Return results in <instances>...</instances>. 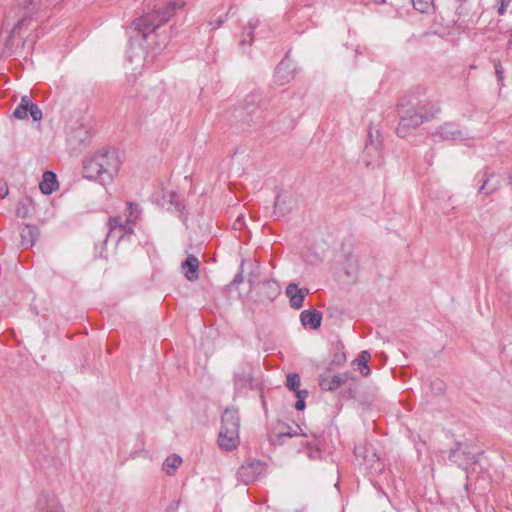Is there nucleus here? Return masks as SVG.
<instances>
[{"label": "nucleus", "mask_w": 512, "mask_h": 512, "mask_svg": "<svg viewBox=\"0 0 512 512\" xmlns=\"http://www.w3.org/2000/svg\"><path fill=\"white\" fill-rule=\"evenodd\" d=\"M440 112V107L427 100H420L416 95L402 98L398 104L399 124L396 133L399 137H406L412 130L424 121L434 118Z\"/></svg>", "instance_id": "f257e3e1"}, {"label": "nucleus", "mask_w": 512, "mask_h": 512, "mask_svg": "<svg viewBox=\"0 0 512 512\" xmlns=\"http://www.w3.org/2000/svg\"><path fill=\"white\" fill-rule=\"evenodd\" d=\"M184 6V2L180 0H171L166 3L163 8L154 10L141 18L133 21V27L145 39L149 34L156 32L160 25L166 23L173 16L177 9Z\"/></svg>", "instance_id": "f03ea898"}, {"label": "nucleus", "mask_w": 512, "mask_h": 512, "mask_svg": "<svg viewBox=\"0 0 512 512\" xmlns=\"http://www.w3.org/2000/svg\"><path fill=\"white\" fill-rule=\"evenodd\" d=\"M39 6V0H17L5 18L6 27L12 26L10 37L20 34L21 28L34 14Z\"/></svg>", "instance_id": "7ed1b4c3"}, {"label": "nucleus", "mask_w": 512, "mask_h": 512, "mask_svg": "<svg viewBox=\"0 0 512 512\" xmlns=\"http://www.w3.org/2000/svg\"><path fill=\"white\" fill-rule=\"evenodd\" d=\"M248 283L251 292L255 293V301L260 303H271L281 293V288L276 280H257V277L253 272L248 276Z\"/></svg>", "instance_id": "20e7f679"}, {"label": "nucleus", "mask_w": 512, "mask_h": 512, "mask_svg": "<svg viewBox=\"0 0 512 512\" xmlns=\"http://www.w3.org/2000/svg\"><path fill=\"white\" fill-rule=\"evenodd\" d=\"M480 454H482V451L476 450L473 443L456 441L454 447L450 449L448 458L459 467L465 468L468 465L477 463Z\"/></svg>", "instance_id": "39448f33"}, {"label": "nucleus", "mask_w": 512, "mask_h": 512, "mask_svg": "<svg viewBox=\"0 0 512 512\" xmlns=\"http://www.w3.org/2000/svg\"><path fill=\"white\" fill-rule=\"evenodd\" d=\"M368 141L363 151V161L367 167H376L382 163L381 141L379 139V131L373 130L372 127L368 129Z\"/></svg>", "instance_id": "423d86ee"}, {"label": "nucleus", "mask_w": 512, "mask_h": 512, "mask_svg": "<svg viewBox=\"0 0 512 512\" xmlns=\"http://www.w3.org/2000/svg\"><path fill=\"white\" fill-rule=\"evenodd\" d=\"M265 472V464L259 460L247 461L237 470V478L245 485L256 481Z\"/></svg>", "instance_id": "0eeeda50"}, {"label": "nucleus", "mask_w": 512, "mask_h": 512, "mask_svg": "<svg viewBox=\"0 0 512 512\" xmlns=\"http://www.w3.org/2000/svg\"><path fill=\"white\" fill-rule=\"evenodd\" d=\"M96 157L100 163V168L108 179H112L115 175H117L120 162L116 153L113 151L103 150L95 153Z\"/></svg>", "instance_id": "6e6552de"}, {"label": "nucleus", "mask_w": 512, "mask_h": 512, "mask_svg": "<svg viewBox=\"0 0 512 512\" xmlns=\"http://www.w3.org/2000/svg\"><path fill=\"white\" fill-rule=\"evenodd\" d=\"M433 136L439 137L443 141H462L468 137V133L457 124L446 122L436 129Z\"/></svg>", "instance_id": "1a4fd4ad"}, {"label": "nucleus", "mask_w": 512, "mask_h": 512, "mask_svg": "<svg viewBox=\"0 0 512 512\" xmlns=\"http://www.w3.org/2000/svg\"><path fill=\"white\" fill-rule=\"evenodd\" d=\"M253 369L250 364H242L234 375V388L237 394H241L252 388Z\"/></svg>", "instance_id": "9d476101"}, {"label": "nucleus", "mask_w": 512, "mask_h": 512, "mask_svg": "<svg viewBox=\"0 0 512 512\" xmlns=\"http://www.w3.org/2000/svg\"><path fill=\"white\" fill-rule=\"evenodd\" d=\"M33 512H64V510L56 496L43 492L38 496Z\"/></svg>", "instance_id": "9b49d317"}, {"label": "nucleus", "mask_w": 512, "mask_h": 512, "mask_svg": "<svg viewBox=\"0 0 512 512\" xmlns=\"http://www.w3.org/2000/svg\"><path fill=\"white\" fill-rule=\"evenodd\" d=\"M350 379L349 373L335 375L322 374L319 377V386L324 391H334Z\"/></svg>", "instance_id": "f8f14e48"}, {"label": "nucleus", "mask_w": 512, "mask_h": 512, "mask_svg": "<svg viewBox=\"0 0 512 512\" xmlns=\"http://www.w3.org/2000/svg\"><path fill=\"white\" fill-rule=\"evenodd\" d=\"M309 289L299 288L296 283H289L286 287V295L289 298L290 306L294 309L302 308Z\"/></svg>", "instance_id": "ddd939ff"}, {"label": "nucleus", "mask_w": 512, "mask_h": 512, "mask_svg": "<svg viewBox=\"0 0 512 512\" xmlns=\"http://www.w3.org/2000/svg\"><path fill=\"white\" fill-rule=\"evenodd\" d=\"M239 431L220 430L218 436V444L221 449L231 451L239 445Z\"/></svg>", "instance_id": "4468645a"}, {"label": "nucleus", "mask_w": 512, "mask_h": 512, "mask_svg": "<svg viewBox=\"0 0 512 512\" xmlns=\"http://www.w3.org/2000/svg\"><path fill=\"white\" fill-rule=\"evenodd\" d=\"M220 430H234L239 431L240 428V415L238 409L226 408L222 414Z\"/></svg>", "instance_id": "2eb2a0df"}, {"label": "nucleus", "mask_w": 512, "mask_h": 512, "mask_svg": "<svg viewBox=\"0 0 512 512\" xmlns=\"http://www.w3.org/2000/svg\"><path fill=\"white\" fill-rule=\"evenodd\" d=\"M274 77L279 85L288 83L294 77L292 64L287 57L277 65Z\"/></svg>", "instance_id": "dca6fc26"}, {"label": "nucleus", "mask_w": 512, "mask_h": 512, "mask_svg": "<svg viewBox=\"0 0 512 512\" xmlns=\"http://www.w3.org/2000/svg\"><path fill=\"white\" fill-rule=\"evenodd\" d=\"M84 176L88 179L102 178L105 180L104 174L100 168V163L94 154L91 158L83 162Z\"/></svg>", "instance_id": "f3484780"}, {"label": "nucleus", "mask_w": 512, "mask_h": 512, "mask_svg": "<svg viewBox=\"0 0 512 512\" xmlns=\"http://www.w3.org/2000/svg\"><path fill=\"white\" fill-rule=\"evenodd\" d=\"M276 429L277 432H272L269 436V439L273 444L281 445L284 443V439L286 437L291 438L298 435L297 431L293 430L292 427L283 422H279Z\"/></svg>", "instance_id": "a211bd4d"}, {"label": "nucleus", "mask_w": 512, "mask_h": 512, "mask_svg": "<svg viewBox=\"0 0 512 512\" xmlns=\"http://www.w3.org/2000/svg\"><path fill=\"white\" fill-rule=\"evenodd\" d=\"M200 262L198 258L194 255H188L185 261L182 263V269L184 270V274L187 280L195 281L198 279V269Z\"/></svg>", "instance_id": "6ab92c4d"}, {"label": "nucleus", "mask_w": 512, "mask_h": 512, "mask_svg": "<svg viewBox=\"0 0 512 512\" xmlns=\"http://www.w3.org/2000/svg\"><path fill=\"white\" fill-rule=\"evenodd\" d=\"M300 320L302 325L318 329L321 325L322 313L317 310H304L300 314Z\"/></svg>", "instance_id": "aec40b11"}, {"label": "nucleus", "mask_w": 512, "mask_h": 512, "mask_svg": "<svg viewBox=\"0 0 512 512\" xmlns=\"http://www.w3.org/2000/svg\"><path fill=\"white\" fill-rule=\"evenodd\" d=\"M259 100V96L257 94H250L246 98V104L247 106L245 108H238L236 109V112L239 116H243L245 113V116L243 117V120L249 123L252 121V116L255 114V112L258 110L255 103Z\"/></svg>", "instance_id": "412c9836"}, {"label": "nucleus", "mask_w": 512, "mask_h": 512, "mask_svg": "<svg viewBox=\"0 0 512 512\" xmlns=\"http://www.w3.org/2000/svg\"><path fill=\"white\" fill-rule=\"evenodd\" d=\"M21 246L26 249L32 247L35 244L39 231L35 226L26 225L21 229Z\"/></svg>", "instance_id": "4be33fe9"}, {"label": "nucleus", "mask_w": 512, "mask_h": 512, "mask_svg": "<svg viewBox=\"0 0 512 512\" xmlns=\"http://www.w3.org/2000/svg\"><path fill=\"white\" fill-rule=\"evenodd\" d=\"M39 188L41 192L46 195L55 191L58 188L56 174L51 171L44 172Z\"/></svg>", "instance_id": "5701e85b"}, {"label": "nucleus", "mask_w": 512, "mask_h": 512, "mask_svg": "<svg viewBox=\"0 0 512 512\" xmlns=\"http://www.w3.org/2000/svg\"><path fill=\"white\" fill-rule=\"evenodd\" d=\"M457 19L455 20V24L459 29L465 30L468 29L471 24H473V20L471 17H468V11L464 4H460L456 9Z\"/></svg>", "instance_id": "b1692460"}, {"label": "nucleus", "mask_w": 512, "mask_h": 512, "mask_svg": "<svg viewBox=\"0 0 512 512\" xmlns=\"http://www.w3.org/2000/svg\"><path fill=\"white\" fill-rule=\"evenodd\" d=\"M291 210L290 200L285 195H278L274 204V214L278 217L286 215Z\"/></svg>", "instance_id": "393cba45"}, {"label": "nucleus", "mask_w": 512, "mask_h": 512, "mask_svg": "<svg viewBox=\"0 0 512 512\" xmlns=\"http://www.w3.org/2000/svg\"><path fill=\"white\" fill-rule=\"evenodd\" d=\"M31 103L32 101L29 96H22L20 103L17 105L13 112L14 117L17 119H27L29 106L31 105Z\"/></svg>", "instance_id": "a878e982"}, {"label": "nucleus", "mask_w": 512, "mask_h": 512, "mask_svg": "<svg viewBox=\"0 0 512 512\" xmlns=\"http://www.w3.org/2000/svg\"><path fill=\"white\" fill-rule=\"evenodd\" d=\"M181 463L182 458L177 454H173L165 459L163 463V469L167 475L172 476Z\"/></svg>", "instance_id": "bb28decb"}, {"label": "nucleus", "mask_w": 512, "mask_h": 512, "mask_svg": "<svg viewBox=\"0 0 512 512\" xmlns=\"http://www.w3.org/2000/svg\"><path fill=\"white\" fill-rule=\"evenodd\" d=\"M258 21H249L248 24L243 28L241 33L240 45H250L253 40L254 30L257 27Z\"/></svg>", "instance_id": "cd10ccee"}, {"label": "nucleus", "mask_w": 512, "mask_h": 512, "mask_svg": "<svg viewBox=\"0 0 512 512\" xmlns=\"http://www.w3.org/2000/svg\"><path fill=\"white\" fill-rule=\"evenodd\" d=\"M370 358L371 355L368 351H362L358 358L355 360L358 365V369L363 376H368L371 372L368 366Z\"/></svg>", "instance_id": "c85d7f7f"}, {"label": "nucleus", "mask_w": 512, "mask_h": 512, "mask_svg": "<svg viewBox=\"0 0 512 512\" xmlns=\"http://www.w3.org/2000/svg\"><path fill=\"white\" fill-rule=\"evenodd\" d=\"M415 10L420 13H431L434 11V0H411Z\"/></svg>", "instance_id": "c756f323"}, {"label": "nucleus", "mask_w": 512, "mask_h": 512, "mask_svg": "<svg viewBox=\"0 0 512 512\" xmlns=\"http://www.w3.org/2000/svg\"><path fill=\"white\" fill-rule=\"evenodd\" d=\"M108 228H109V232L107 234V237H111L117 229L120 232L119 238H122L123 235L127 232L126 227L119 221V219L117 217L109 218Z\"/></svg>", "instance_id": "7c9ffc66"}, {"label": "nucleus", "mask_w": 512, "mask_h": 512, "mask_svg": "<svg viewBox=\"0 0 512 512\" xmlns=\"http://www.w3.org/2000/svg\"><path fill=\"white\" fill-rule=\"evenodd\" d=\"M305 448L307 450V456L311 460H320L322 458V451L318 446V443L313 444L311 442L305 443Z\"/></svg>", "instance_id": "2f4dec72"}, {"label": "nucleus", "mask_w": 512, "mask_h": 512, "mask_svg": "<svg viewBox=\"0 0 512 512\" xmlns=\"http://www.w3.org/2000/svg\"><path fill=\"white\" fill-rule=\"evenodd\" d=\"M286 386L292 391H296V389L300 386V377L297 373H290L286 378Z\"/></svg>", "instance_id": "473e14b6"}, {"label": "nucleus", "mask_w": 512, "mask_h": 512, "mask_svg": "<svg viewBox=\"0 0 512 512\" xmlns=\"http://www.w3.org/2000/svg\"><path fill=\"white\" fill-rule=\"evenodd\" d=\"M128 213H129V215H128L129 221L138 219L141 214V208H140L139 204L129 202L128 203Z\"/></svg>", "instance_id": "72a5a7b5"}, {"label": "nucleus", "mask_w": 512, "mask_h": 512, "mask_svg": "<svg viewBox=\"0 0 512 512\" xmlns=\"http://www.w3.org/2000/svg\"><path fill=\"white\" fill-rule=\"evenodd\" d=\"M28 114H30L31 118L34 121H40L42 119V111H41V109L36 104H34L33 102L29 106Z\"/></svg>", "instance_id": "f704fd0d"}, {"label": "nucleus", "mask_w": 512, "mask_h": 512, "mask_svg": "<svg viewBox=\"0 0 512 512\" xmlns=\"http://www.w3.org/2000/svg\"><path fill=\"white\" fill-rule=\"evenodd\" d=\"M431 390L435 394H443L445 392V385L442 381H434L431 383Z\"/></svg>", "instance_id": "c9c22d12"}, {"label": "nucleus", "mask_w": 512, "mask_h": 512, "mask_svg": "<svg viewBox=\"0 0 512 512\" xmlns=\"http://www.w3.org/2000/svg\"><path fill=\"white\" fill-rule=\"evenodd\" d=\"M494 68H495V74L497 76V79L499 81H502L504 78V76H503L504 70H503L501 63L499 61L495 62Z\"/></svg>", "instance_id": "e433bc0d"}, {"label": "nucleus", "mask_w": 512, "mask_h": 512, "mask_svg": "<svg viewBox=\"0 0 512 512\" xmlns=\"http://www.w3.org/2000/svg\"><path fill=\"white\" fill-rule=\"evenodd\" d=\"M488 182H489V179H486L483 181V184L479 188V193L488 195L495 190V188H489V189L487 188Z\"/></svg>", "instance_id": "4c0bfd02"}, {"label": "nucleus", "mask_w": 512, "mask_h": 512, "mask_svg": "<svg viewBox=\"0 0 512 512\" xmlns=\"http://www.w3.org/2000/svg\"><path fill=\"white\" fill-rule=\"evenodd\" d=\"M243 266V264L241 265V267ZM243 282V270L241 269L234 277V279L232 280L231 282V285L233 286H237L239 285L240 283Z\"/></svg>", "instance_id": "58836bf2"}, {"label": "nucleus", "mask_w": 512, "mask_h": 512, "mask_svg": "<svg viewBox=\"0 0 512 512\" xmlns=\"http://www.w3.org/2000/svg\"><path fill=\"white\" fill-rule=\"evenodd\" d=\"M346 360V356L344 353H336L333 357V360L332 362L335 363V364H341L343 362H345Z\"/></svg>", "instance_id": "ea45409f"}, {"label": "nucleus", "mask_w": 512, "mask_h": 512, "mask_svg": "<svg viewBox=\"0 0 512 512\" xmlns=\"http://www.w3.org/2000/svg\"><path fill=\"white\" fill-rule=\"evenodd\" d=\"M507 6L508 2H506V0H502L500 6L498 7V14L503 15L506 11Z\"/></svg>", "instance_id": "a19ab883"}, {"label": "nucleus", "mask_w": 512, "mask_h": 512, "mask_svg": "<svg viewBox=\"0 0 512 512\" xmlns=\"http://www.w3.org/2000/svg\"><path fill=\"white\" fill-rule=\"evenodd\" d=\"M294 392H295V395H296V397L298 399H300V397H301V399H305L308 396V391L307 390H299V388H298Z\"/></svg>", "instance_id": "79ce46f5"}, {"label": "nucleus", "mask_w": 512, "mask_h": 512, "mask_svg": "<svg viewBox=\"0 0 512 512\" xmlns=\"http://www.w3.org/2000/svg\"><path fill=\"white\" fill-rule=\"evenodd\" d=\"M306 404H305V401L304 399H297L296 403H295V408L297 410H303L305 408Z\"/></svg>", "instance_id": "37998d69"}, {"label": "nucleus", "mask_w": 512, "mask_h": 512, "mask_svg": "<svg viewBox=\"0 0 512 512\" xmlns=\"http://www.w3.org/2000/svg\"><path fill=\"white\" fill-rule=\"evenodd\" d=\"M226 17H227V14L225 16H220L215 22L216 26L214 27V29L221 27L223 25V23L226 21Z\"/></svg>", "instance_id": "c03bdc74"}, {"label": "nucleus", "mask_w": 512, "mask_h": 512, "mask_svg": "<svg viewBox=\"0 0 512 512\" xmlns=\"http://www.w3.org/2000/svg\"><path fill=\"white\" fill-rule=\"evenodd\" d=\"M8 194V189L5 184H0V198H4Z\"/></svg>", "instance_id": "a18cd8bd"}, {"label": "nucleus", "mask_w": 512, "mask_h": 512, "mask_svg": "<svg viewBox=\"0 0 512 512\" xmlns=\"http://www.w3.org/2000/svg\"><path fill=\"white\" fill-rule=\"evenodd\" d=\"M16 212H17V216H19V217L24 218L27 216L26 209H24L22 207H18Z\"/></svg>", "instance_id": "49530a36"}, {"label": "nucleus", "mask_w": 512, "mask_h": 512, "mask_svg": "<svg viewBox=\"0 0 512 512\" xmlns=\"http://www.w3.org/2000/svg\"><path fill=\"white\" fill-rule=\"evenodd\" d=\"M261 402H262L263 409L266 413L267 412V403H266L265 397L263 395H261Z\"/></svg>", "instance_id": "de8ad7c7"}, {"label": "nucleus", "mask_w": 512, "mask_h": 512, "mask_svg": "<svg viewBox=\"0 0 512 512\" xmlns=\"http://www.w3.org/2000/svg\"><path fill=\"white\" fill-rule=\"evenodd\" d=\"M360 450H361V448H355V455L356 456L360 455Z\"/></svg>", "instance_id": "09e8293b"}, {"label": "nucleus", "mask_w": 512, "mask_h": 512, "mask_svg": "<svg viewBox=\"0 0 512 512\" xmlns=\"http://www.w3.org/2000/svg\"><path fill=\"white\" fill-rule=\"evenodd\" d=\"M176 208H177L178 211H180L182 213L181 206H180L179 203H176Z\"/></svg>", "instance_id": "8fccbe9b"}, {"label": "nucleus", "mask_w": 512, "mask_h": 512, "mask_svg": "<svg viewBox=\"0 0 512 512\" xmlns=\"http://www.w3.org/2000/svg\"><path fill=\"white\" fill-rule=\"evenodd\" d=\"M509 183L511 184L512 186V174L509 176Z\"/></svg>", "instance_id": "3c124183"}, {"label": "nucleus", "mask_w": 512, "mask_h": 512, "mask_svg": "<svg viewBox=\"0 0 512 512\" xmlns=\"http://www.w3.org/2000/svg\"><path fill=\"white\" fill-rule=\"evenodd\" d=\"M375 2H385V0H374Z\"/></svg>", "instance_id": "603ef678"}, {"label": "nucleus", "mask_w": 512, "mask_h": 512, "mask_svg": "<svg viewBox=\"0 0 512 512\" xmlns=\"http://www.w3.org/2000/svg\"><path fill=\"white\" fill-rule=\"evenodd\" d=\"M349 395L351 396V398H354V395L352 394L351 391L349 392Z\"/></svg>", "instance_id": "864d4df0"}]
</instances>
